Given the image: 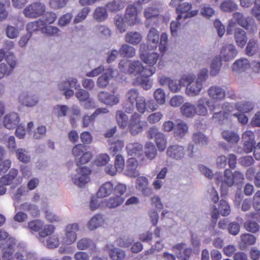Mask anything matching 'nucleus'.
Returning <instances> with one entry per match:
<instances>
[{
    "label": "nucleus",
    "instance_id": "obj_1",
    "mask_svg": "<svg viewBox=\"0 0 260 260\" xmlns=\"http://www.w3.org/2000/svg\"><path fill=\"white\" fill-rule=\"evenodd\" d=\"M73 155L75 157V161L78 168L76 173L72 176L73 183L80 187H83L89 181L91 170L87 167H80L90 161L91 153L87 151L85 146L83 144L75 145L72 149Z\"/></svg>",
    "mask_w": 260,
    "mask_h": 260
},
{
    "label": "nucleus",
    "instance_id": "obj_2",
    "mask_svg": "<svg viewBox=\"0 0 260 260\" xmlns=\"http://www.w3.org/2000/svg\"><path fill=\"white\" fill-rule=\"evenodd\" d=\"M119 68L121 72L125 73L135 75L139 74L135 82L144 89L148 90L151 87L152 83L149 77L155 73L154 67L150 66L144 67L139 60L131 61L127 59H122L119 63Z\"/></svg>",
    "mask_w": 260,
    "mask_h": 260
},
{
    "label": "nucleus",
    "instance_id": "obj_3",
    "mask_svg": "<svg viewBox=\"0 0 260 260\" xmlns=\"http://www.w3.org/2000/svg\"><path fill=\"white\" fill-rule=\"evenodd\" d=\"M208 71L207 69L201 70L198 74L196 82L187 85L186 94L189 96H195L200 94L206 81L208 78Z\"/></svg>",
    "mask_w": 260,
    "mask_h": 260
},
{
    "label": "nucleus",
    "instance_id": "obj_4",
    "mask_svg": "<svg viewBox=\"0 0 260 260\" xmlns=\"http://www.w3.org/2000/svg\"><path fill=\"white\" fill-rule=\"evenodd\" d=\"M216 179L217 183H220L229 187H231L233 185L239 184L242 183L244 179V175L239 171H235L233 173L229 169L224 170V174L218 175Z\"/></svg>",
    "mask_w": 260,
    "mask_h": 260
},
{
    "label": "nucleus",
    "instance_id": "obj_5",
    "mask_svg": "<svg viewBox=\"0 0 260 260\" xmlns=\"http://www.w3.org/2000/svg\"><path fill=\"white\" fill-rule=\"evenodd\" d=\"M46 6L40 2H33L27 6L23 10L24 15L28 18H36L44 14Z\"/></svg>",
    "mask_w": 260,
    "mask_h": 260
},
{
    "label": "nucleus",
    "instance_id": "obj_6",
    "mask_svg": "<svg viewBox=\"0 0 260 260\" xmlns=\"http://www.w3.org/2000/svg\"><path fill=\"white\" fill-rule=\"evenodd\" d=\"M191 4L188 3H183L179 4L176 8V12L178 14L176 19L178 20H181L182 19L185 20L197 15L198 13V10H191Z\"/></svg>",
    "mask_w": 260,
    "mask_h": 260
},
{
    "label": "nucleus",
    "instance_id": "obj_7",
    "mask_svg": "<svg viewBox=\"0 0 260 260\" xmlns=\"http://www.w3.org/2000/svg\"><path fill=\"white\" fill-rule=\"evenodd\" d=\"M212 211L211 217L212 222L216 224L219 215L220 214L223 216L229 215L231 213V208L229 203L224 200H221L219 202L218 208L214 206Z\"/></svg>",
    "mask_w": 260,
    "mask_h": 260
},
{
    "label": "nucleus",
    "instance_id": "obj_8",
    "mask_svg": "<svg viewBox=\"0 0 260 260\" xmlns=\"http://www.w3.org/2000/svg\"><path fill=\"white\" fill-rule=\"evenodd\" d=\"M145 45L144 44L140 45V57L141 60L146 64V66L144 67H147L148 66L153 67V65L156 63L159 57V55L157 52H152L145 50Z\"/></svg>",
    "mask_w": 260,
    "mask_h": 260
},
{
    "label": "nucleus",
    "instance_id": "obj_9",
    "mask_svg": "<svg viewBox=\"0 0 260 260\" xmlns=\"http://www.w3.org/2000/svg\"><path fill=\"white\" fill-rule=\"evenodd\" d=\"M16 240L15 238H8L2 246V258L3 260H11L15 250Z\"/></svg>",
    "mask_w": 260,
    "mask_h": 260
},
{
    "label": "nucleus",
    "instance_id": "obj_10",
    "mask_svg": "<svg viewBox=\"0 0 260 260\" xmlns=\"http://www.w3.org/2000/svg\"><path fill=\"white\" fill-rule=\"evenodd\" d=\"M158 14L159 11L156 7L152 6L146 8L144 12V17L146 18L145 26L149 27L156 24L158 21Z\"/></svg>",
    "mask_w": 260,
    "mask_h": 260
},
{
    "label": "nucleus",
    "instance_id": "obj_11",
    "mask_svg": "<svg viewBox=\"0 0 260 260\" xmlns=\"http://www.w3.org/2000/svg\"><path fill=\"white\" fill-rule=\"evenodd\" d=\"M135 105L138 111L142 114H143L146 110L154 111L157 107L153 100L146 101L144 97L141 96L137 100Z\"/></svg>",
    "mask_w": 260,
    "mask_h": 260
},
{
    "label": "nucleus",
    "instance_id": "obj_12",
    "mask_svg": "<svg viewBox=\"0 0 260 260\" xmlns=\"http://www.w3.org/2000/svg\"><path fill=\"white\" fill-rule=\"evenodd\" d=\"M242 139L244 151L247 153L252 152L255 145L254 133L249 130L246 131L242 135Z\"/></svg>",
    "mask_w": 260,
    "mask_h": 260
},
{
    "label": "nucleus",
    "instance_id": "obj_13",
    "mask_svg": "<svg viewBox=\"0 0 260 260\" xmlns=\"http://www.w3.org/2000/svg\"><path fill=\"white\" fill-rule=\"evenodd\" d=\"M166 154L167 156L172 159L181 160L185 155V149L183 146L180 145H172L167 148Z\"/></svg>",
    "mask_w": 260,
    "mask_h": 260
},
{
    "label": "nucleus",
    "instance_id": "obj_14",
    "mask_svg": "<svg viewBox=\"0 0 260 260\" xmlns=\"http://www.w3.org/2000/svg\"><path fill=\"white\" fill-rule=\"evenodd\" d=\"M141 115L135 112L131 117L128 127L131 134L133 136L138 135L142 131L143 125L140 121Z\"/></svg>",
    "mask_w": 260,
    "mask_h": 260
},
{
    "label": "nucleus",
    "instance_id": "obj_15",
    "mask_svg": "<svg viewBox=\"0 0 260 260\" xmlns=\"http://www.w3.org/2000/svg\"><path fill=\"white\" fill-rule=\"evenodd\" d=\"M147 47L149 50H154L159 47V34L154 27H151L148 31L147 37Z\"/></svg>",
    "mask_w": 260,
    "mask_h": 260
},
{
    "label": "nucleus",
    "instance_id": "obj_16",
    "mask_svg": "<svg viewBox=\"0 0 260 260\" xmlns=\"http://www.w3.org/2000/svg\"><path fill=\"white\" fill-rule=\"evenodd\" d=\"M19 102L27 107H32L35 106L39 101L38 96L31 92H22L18 98Z\"/></svg>",
    "mask_w": 260,
    "mask_h": 260
},
{
    "label": "nucleus",
    "instance_id": "obj_17",
    "mask_svg": "<svg viewBox=\"0 0 260 260\" xmlns=\"http://www.w3.org/2000/svg\"><path fill=\"white\" fill-rule=\"evenodd\" d=\"M18 171L15 169H11L8 174L0 178V196L4 195L6 191L5 186L10 184L13 180L17 176Z\"/></svg>",
    "mask_w": 260,
    "mask_h": 260
},
{
    "label": "nucleus",
    "instance_id": "obj_18",
    "mask_svg": "<svg viewBox=\"0 0 260 260\" xmlns=\"http://www.w3.org/2000/svg\"><path fill=\"white\" fill-rule=\"evenodd\" d=\"M78 230L79 225L76 223L69 224L66 226L64 241L67 244H71L76 241L77 239L76 232Z\"/></svg>",
    "mask_w": 260,
    "mask_h": 260
},
{
    "label": "nucleus",
    "instance_id": "obj_19",
    "mask_svg": "<svg viewBox=\"0 0 260 260\" xmlns=\"http://www.w3.org/2000/svg\"><path fill=\"white\" fill-rule=\"evenodd\" d=\"M210 104V102L207 98H200L198 100L197 106L196 107V114L202 116L207 115L208 109L207 106L209 107L211 111H213L214 108L211 107Z\"/></svg>",
    "mask_w": 260,
    "mask_h": 260
},
{
    "label": "nucleus",
    "instance_id": "obj_20",
    "mask_svg": "<svg viewBox=\"0 0 260 260\" xmlns=\"http://www.w3.org/2000/svg\"><path fill=\"white\" fill-rule=\"evenodd\" d=\"M208 95L212 100L219 102L224 99L225 90L219 86H212L208 90Z\"/></svg>",
    "mask_w": 260,
    "mask_h": 260
},
{
    "label": "nucleus",
    "instance_id": "obj_21",
    "mask_svg": "<svg viewBox=\"0 0 260 260\" xmlns=\"http://www.w3.org/2000/svg\"><path fill=\"white\" fill-rule=\"evenodd\" d=\"M237 53L235 46L233 44H228L222 47L220 57L224 61H228L235 57Z\"/></svg>",
    "mask_w": 260,
    "mask_h": 260
},
{
    "label": "nucleus",
    "instance_id": "obj_22",
    "mask_svg": "<svg viewBox=\"0 0 260 260\" xmlns=\"http://www.w3.org/2000/svg\"><path fill=\"white\" fill-rule=\"evenodd\" d=\"M222 108L224 110L223 111L215 112L212 116L213 119L219 123H222L224 120L229 117L230 114L227 111H231L232 106L230 103L226 102L223 104Z\"/></svg>",
    "mask_w": 260,
    "mask_h": 260
},
{
    "label": "nucleus",
    "instance_id": "obj_23",
    "mask_svg": "<svg viewBox=\"0 0 260 260\" xmlns=\"http://www.w3.org/2000/svg\"><path fill=\"white\" fill-rule=\"evenodd\" d=\"M138 162L134 157L129 158L127 161V164L124 170V174L130 177H137L139 173L137 170Z\"/></svg>",
    "mask_w": 260,
    "mask_h": 260
},
{
    "label": "nucleus",
    "instance_id": "obj_24",
    "mask_svg": "<svg viewBox=\"0 0 260 260\" xmlns=\"http://www.w3.org/2000/svg\"><path fill=\"white\" fill-rule=\"evenodd\" d=\"M99 100L107 105L113 106L119 103V98L117 95L107 92L101 91L98 94Z\"/></svg>",
    "mask_w": 260,
    "mask_h": 260
},
{
    "label": "nucleus",
    "instance_id": "obj_25",
    "mask_svg": "<svg viewBox=\"0 0 260 260\" xmlns=\"http://www.w3.org/2000/svg\"><path fill=\"white\" fill-rule=\"evenodd\" d=\"M19 121L18 114L15 112H11L5 116L3 124L5 127L8 129H13L16 127Z\"/></svg>",
    "mask_w": 260,
    "mask_h": 260
},
{
    "label": "nucleus",
    "instance_id": "obj_26",
    "mask_svg": "<svg viewBox=\"0 0 260 260\" xmlns=\"http://www.w3.org/2000/svg\"><path fill=\"white\" fill-rule=\"evenodd\" d=\"M108 112V110L107 108H100L96 109L90 116L84 115L82 117V126L83 127L89 126L90 124L94 122L95 118L98 115Z\"/></svg>",
    "mask_w": 260,
    "mask_h": 260
},
{
    "label": "nucleus",
    "instance_id": "obj_27",
    "mask_svg": "<svg viewBox=\"0 0 260 260\" xmlns=\"http://www.w3.org/2000/svg\"><path fill=\"white\" fill-rule=\"evenodd\" d=\"M137 10L134 5H128L126 9L124 20L129 25H134L137 20Z\"/></svg>",
    "mask_w": 260,
    "mask_h": 260
},
{
    "label": "nucleus",
    "instance_id": "obj_28",
    "mask_svg": "<svg viewBox=\"0 0 260 260\" xmlns=\"http://www.w3.org/2000/svg\"><path fill=\"white\" fill-rule=\"evenodd\" d=\"M185 245V243H181L173 246V250H177L179 251L177 253V257L180 260H188L192 253V249L189 247L184 248L182 252L181 251Z\"/></svg>",
    "mask_w": 260,
    "mask_h": 260
},
{
    "label": "nucleus",
    "instance_id": "obj_29",
    "mask_svg": "<svg viewBox=\"0 0 260 260\" xmlns=\"http://www.w3.org/2000/svg\"><path fill=\"white\" fill-rule=\"evenodd\" d=\"M234 39L237 45L239 47L243 48L247 42L246 31L239 27L235 28L234 31Z\"/></svg>",
    "mask_w": 260,
    "mask_h": 260
},
{
    "label": "nucleus",
    "instance_id": "obj_30",
    "mask_svg": "<svg viewBox=\"0 0 260 260\" xmlns=\"http://www.w3.org/2000/svg\"><path fill=\"white\" fill-rule=\"evenodd\" d=\"M255 107L253 102L249 101L237 102L235 104V108L239 112L248 113L252 111Z\"/></svg>",
    "mask_w": 260,
    "mask_h": 260
},
{
    "label": "nucleus",
    "instance_id": "obj_31",
    "mask_svg": "<svg viewBox=\"0 0 260 260\" xmlns=\"http://www.w3.org/2000/svg\"><path fill=\"white\" fill-rule=\"evenodd\" d=\"M113 70L109 68L105 70V72L100 76L97 80V86L100 88H105L109 84V80L113 77Z\"/></svg>",
    "mask_w": 260,
    "mask_h": 260
},
{
    "label": "nucleus",
    "instance_id": "obj_32",
    "mask_svg": "<svg viewBox=\"0 0 260 260\" xmlns=\"http://www.w3.org/2000/svg\"><path fill=\"white\" fill-rule=\"evenodd\" d=\"M77 248L79 250H88L91 252L95 251L96 246L93 241L88 238H82L77 243Z\"/></svg>",
    "mask_w": 260,
    "mask_h": 260
},
{
    "label": "nucleus",
    "instance_id": "obj_33",
    "mask_svg": "<svg viewBox=\"0 0 260 260\" xmlns=\"http://www.w3.org/2000/svg\"><path fill=\"white\" fill-rule=\"evenodd\" d=\"M20 209L27 212L32 217H38L40 214L38 206L34 204L25 202L20 205Z\"/></svg>",
    "mask_w": 260,
    "mask_h": 260
},
{
    "label": "nucleus",
    "instance_id": "obj_34",
    "mask_svg": "<svg viewBox=\"0 0 260 260\" xmlns=\"http://www.w3.org/2000/svg\"><path fill=\"white\" fill-rule=\"evenodd\" d=\"M114 190L113 184L110 181L106 182L102 184L96 193L98 197L105 198L110 195Z\"/></svg>",
    "mask_w": 260,
    "mask_h": 260
},
{
    "label": "nucleus",
    "instance_id": "obj_35",
    "mask_svg": "<svg viewBox=\"0 0 260 260\" xmlns=\"http://www.w3.org/2000/svg\"><path fill=\"white\" fill-rule=\"evenodd\" d=\"M105 222L104 215L96 214L88 221L87 226L89 230L93 231L102 226Z\"/></svg>",
    "mask_w": 260,
    "mask_h": 260
},
{
    "label": "nucleus",
    "instance_id": "obj_36",
    "mask_svg": "<svg viewBox=\"0 0 260 260\" xmlns=\"http://www.w3.org/2000/svg\"><path fill=\"white\" fill-rule=\"evenodd\" d=\"M222 138L230 144L237 143L240 140L239 136L233 130H224L221 133Z\"/></svg>",
    "mask_w": 260,
    "mask_h": 260
},
{
    "label": "nucleus",
    "instance_id": "obj_37",
    "mask_svg": "<svg viewBox=\"0 0 260 260\" xmlns=\"http://www.w3.org/2000/svg\"><path fill=\"white\" fill-rule=\"evenodd\" d=\"M182 114L187 118L194 117L197 112L196 111V106L190 103L186 102L183 104L180 108Z\"/></svg>",
    "mask_w": 260,
    "mask_h": 260
},
{
    "label": "nucleus",
    "instance_id": "obj_38",
    "mask_svg": "<svg viewBox=\"0 0 260 260\" xmlns=\"http://www.w3.org/2000/svg\"><path fill=\"white\" fill-rule=\"evenodd\" d=\"M258 48L257 39L256 37L252 38L247 42L245 53L248 56H252L258 51Z\"/></svg>",
    "mask_w": 260,
    "mask_h": 260
},
{
    "label": "nucleus",
    "instance_id": "obj_39",
    "mask_svg": "<svg viewBox=\"0 0 260 260\" xmlns=\"http://www.w3.org/2000/svg\"><path fill=\"white\" fill-rule=\"evenodd\" d=\"M128 155L136 156L141 154L143 150V145L138 142H131L126 146Z\"/></svg>",
    "mask_w": 260,
    "mask_h": 260
},
{
    "label": "nucleus",
    "instance_id": "obj_40",
    "mask_svg": "<svg viewBox=\"0 0 260 260\" xmlns=\"http://www.w3.org/2000/svg\"><path fill=\"white\" fill-rule=\"evenodd\" d=\"M250 67V63L248 59L241 58L237 59L233 64V70L237 72H244Z\"/></svg>",
    "mask_w": 260,
    "mask_h": 260
},
{
    "label": "nucleus",
    "instance_id": "obj_41",
    "mask_svg": "<svg viewBox=\"0 0 260 260\" xmlns=\"http://www.w3.org/2000/svg\"><path fill=\"white\" fill-rule=\"evenodd\" d=\"M142 39V36L140 32L129 31L125 36V42L130 44L136 45L139 44Z\"/></svg>",
    "mask_w": 260,
    "mask_h": 260
},
{
    "label": "nucleus",
    "instance_id": "obj_42",
    "mask_svg": "<svg viewBox=\"0 0 260 260\" xmlns=\"http://www.w3.org/2000/svg\"><path fill=\"white\" fill-rule=\"evenodd\" d=\"M67 88H75V89H78L80 88V85L78 83V80L74 77H69L66 81H63L58 84L59 89H66Z\"/></svg>",
    "mask_w": 260,
    "mask_h": 260
},
{
    "label": "nucleus",
    "instance_id": "obj_43",
    "mask_svg": "<svg viewBox=\"0 0 260 260\" xmlns=\"http://www.w3.org/2000/svg\"><path fill=\"white\" fill-rule=\"evenodd\" d=\"M188 131V126L184 122H179L175 126L174 133L177 139H181L185 136Z\"/></svg>",
    "mask_w": 260,
    "mask_h": 260
},
{
    "label": "nucleus",
    "instance_id": "obj_44",
    "mask_svg": "<svg viewBox=\"0 0 260 260\" xmlns=\"http://www.w3.org/2000/svg\"><path fill=\"white\" fill-rule=\"evenodd\" d=\"M110 249L109 256L112 260H123L126 254L124 251L118 248L110 249L109 245H107Z\"/></svg>",
    "mask_w": 260,
    "mask_h": 260
},
{
    "label": "nucleus",
    "instance_id": "obj_45",
    "mask_svg": "<svg viewBox=\"0 0 260 260\" xmlns=\"http://www.w3.org/2000/svg\"><path fill=\"white\" fill-rule=\"evenodd\" d=\"M123 197L118 195L109 198L106 203V206L108 208H115L121 205L124 202Z\"/></svg>",
    "mask_w": 260,
    "mask_h": 260
},
{
    "label": "nucleus",
    "instance_id": "obj_46",
    "mask_svg": "<svg viewBox=\"0 0 260 260\" xmlns=\"http://www.w3.org/2000/svg\"><path fill=\"white\" fill-rule=\"evenodd\" d=\"M93 18L97 21H104L108 18L106 9L103 7L96 8L93 13Z\"/></svg>",
    "mask_w": 260,
    "mask_h": 260
},
{
    "label": "nucleus",
    "instance_id": "obj_47",
    "mask_svg": "<svg viewBox=\"0 0 260 260\" xmlns=\"http://www.w3.org/2000/svg\"><path fill=\"white\" fill-rule=\"evenodd\" d=\"M222 66L221 59L220 56H217L213 59L210 66V74L212 76L217 75Z\"/></svg>",
    "mask_w": 260,
    "mask_h": 260
},
{
    "label": "nucleus",
    "instance_id": "obj_48",
    "mask_svg": "<svg viewBox=\"0 0 260 260\" xmlns=\"http://www.w3.org/2000/svg\"><path fill=\"white\" fill-rule=\"evenodd\" d=\"M220 10L224 12H232L238 9V5L231 0H225L220 5Z\"/></svg>",
    "mask_w": 260,
    "mask_h": 260
},
{
    "label": "nucleus",
    "instance_id": "obj_49",
    "mask_svg": "<svg viewBox=\"0 0 260 260\" xmlns=\"http://www.w3.org/2000/svg\"><path fill=\"white\" fill-rule=\"evenodd\" d=\"M119 51L121 55L129 58L133 57L136 54L135 48L127 44L122 45Z\"/></svg>",
    "mask_w": 260,
    "mask_h": 260
},
{
    "label": "nucleus",
    "instance_id": "obj_50",
    "mask_svg": "<svg viewBox=\"0 0 260 260\" xmlns=\"http://www.w3.org/2000/svg\"><path fill=\"white\" fill-rule=\"evenodd\" d=\"M10 0H1L0 1V20H4L8 16V9L10 7Z\"/></svg>",
    "mask_w": 260,
    "mask_h": 260
},
{
    "label": "nucleus",
    "instance_id": "obj_51",
    "mask_svg": "<svg viewBox=\"0 0 260 260\" xmlns=\"http://www.w3.org/2000/svg\"><path fill=\"white\" fill-rule=\"evenodd\" d=\"M43 25L44 21L41 19L28 23L26 25L27 33H30L31 35L32 33L35 31L40 30L42 31Z\"/></svg>",
    "mask_w": 260,
    "mask_h": 260
},
{
    "label": "nucleus",
    "instance_id": "obj_52",
    "mask_svg": "<svg viewBox=\"0 0 260 260\" xmlns=\"http://www.w3.org/2000/svg\"><path fill=\"white\" fill-rule=\"evenodd\" d=\"M145 153L146 157L151 160L156 157L157 151L155 146L152 143L148 142L146 143Z\"/></svg>",
    "mask_w": 260,
    "mask_h": 260
},
{
    "label": "nucleus",
    "instance_id": "obj_53",
    "mask_svg": "<svg viewBox=\"0 0 260 260\" xmlns=\"http://www.w3.org/2000/svg\"><path fill=\"white\" fill-rule=\"evenodd\" d=\"M116 120L118 125L120 127H125L127 125L128 117L127 115L122 110L117 111Z\"/></svg>",
    "mask_w": 260,
    "mask_h": 260
},
{
    "label": "nucleus",
    "instance_id": "obj_54",
    "mask_svg": "<svg viewBox=\"0 0 260 260\" xmlns=\"http://www.w3.org/2000/svg\"><path fill=\"white\" fill-rule=\"evenodd\" d=\"M233 17L237 23L243 28L245 27L251 18L250 17H244L243 14L239 12L234 13L233 14Z\"/></svg>",
    "mask_w": 260,
    "mask_h": 260
},
{
    "label": "nucleus",
    "instance_id": "obj_55",
    "mask_svg": "<svg viewBox=\"0 0 260 260\" xmlns=\"http://www.w3.org/2000/svg\"><path fill=\"white\" fill-rule=\"evenodd\" d=\"M192 141L196 144L201 146L206 145L208 142L207 137L201 132H197L193 134Z\"/></svg>",
    "mask_w": 260,
    "mask_h": 260
},
{
    "label": "nucleus",
    "instance_id": "obj_56",
    "mask_svg": "<svg viewBox=\"0 0 260 260\" xmlns=\"http://www.w3.org/2000/svg\"><path fill=\"white\" fill-rule=\"evenodd\" d=\"M141 96L139 92L136 88H132L128 90L125 94V100L128 102L135 103Z\"/></svg>",
    "mask_w": 260,
    "mask_h": 260
},
{
    "label": "nucleus",
    "instance_id": "obj_57",
    "mask_svg": "<svg viewBox=\"0 0 260 260\" xmlns=\"http://www.w3.org/2000/svg\"><path fill=\"white\" fill-rule=\"evenodd\" d=\"M134 239L132 237L123 236L118 238L115 241L116 244L121 247H129L134 242Z\"/></svg>",
    "mask_w": 260,
    "mask_h": 260
},
{
    "label": "nucleus",
    "instance_id": "obj_58",
    "mask_svg": "<svg viewBox=\"0 0 260 260\" xmlns=\"http://www.w3.org/2000/svg\"><path fill=\"white\" fill-rule=\"evenodd\" d=\"M106 7L109 11L116 12L123 9L124 6L120 0H113L107 4Z\"/></svg>",
    "mask_w": 260,
    "mask_h": 260
},
{
    "label": "nucleus",
    "instance_id": "obj_59",
    "mask_svg": "<svg viewBox=\"0 0 260 260\" xmlns=\"http://www.w3.org/2000/svg\"><path fill=\"white\" fill-rule=\"evenodd\" d=\"M155 141L159 151H162L165 149L167 144V139L164 134L161 132H160L159 134H157V136L155 139Z\"/></svg>",
    "mask_w": 260,
    "mask_h": 260
},
{
    "label": "nucleus",
    "instance_id": "obj_60",
    "mask_svg": "<svg viewBox=\"0 0 260 260\" xmlns=\"http://www.w3.org/2000/svg\"><path fill=\"white\" fill-rule=\"evenodd\" d=\"M59 31V29L56 27L51 25H46V24L44 22V25L42 28V32L50 36H56L58 35Z\"/></svg>",
    "mask_w": 260,
    "mask_h": 260
},
{
    "label": "nucleus",
    "instance_id": "obj_61",
    "mask_svg": "<svg viewBox=\"0 0 260 260\" xmlns=\"http://www.w3.org/2000/svg\"><path fill=\"white\" fill-rule=\"evenodd\" d=\"M90 11V8L89 7H84L82 8L78 13L74 19V23H78L83 21L86 19Z\"/></svg>",
    "mask_w": 260,
    "mask_h": 260
},
{
    "label": "nucleus",
    "instance_id": "obj_62",
    "mask_svg": "<svg viewBox=\"0 0 260 260\" xmlns=\"http://www.w3.org/2000/svg\"><path fill=\"white\" fill-rule=\"evenodd\" d=\"M114 22L119 32L122 33L126 30L125 23L126 22L124 20V17L123 18L121 16L116 15L114 18Z\"/></svg>",
    "mask_w": 260,
    "mask_h": 260
},
{
    "label": "nucleus",
    "instance_id": "obj_63",
    "mask_svg": "<svg viewBox=\"0 0 260 260\" xmlns=\"http://www.w3.org/2000/svg\"><path fill=\"white\" fill-rule=\"evenodd\" d=\"M18 159L22 162H28L30 160V157L28 155V152L25 149L19 148L16 150Z\"/></svg>",
    "mask_w": 260,
    "mask_h": 260
},
{
    "label": "nucleus",
    "instance_id": "obj_64",
    "mask_svg": "<svg viewBox=\"0 0 260 260\" xmlns=\"http://www.w3.org/2000/svg\"><path fill=\"white\" fill-rule=\"evenodd\" d=\"M96 32L102 38H107L111 36V30L105 25H100L96 26Z\"/></svg>",
    "mask_w": 260,
    "mask_h": 260
}]
</instances>
